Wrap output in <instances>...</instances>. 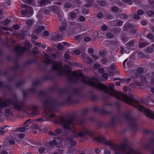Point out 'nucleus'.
Masks as SVG:
<instances>
[{"label": "nucleus", "instance_id": "obj_1", "mask_svg": "<svg viewBox=\"0 0 154 154\" xmlns=\"http://www.w3.org/2000/svg\"><path fill=\"white\" fill-rule=\"evenodd\" d=\"M72 79H74L73 80L76 82L81 80L84 83L103 91L110 95L114 96L117 99L131 105H132L133 103L135 102V100L132 97H129L125 94L115 90L113 89V84H110L108 86H107L102 83L94 82L89 77H85L82 72H72L69 76V79L73 80Z\"/></svg>", "mask_w": 154, "mask_h": 154}, {"label": "nucleus", "instance_id": "obj_2", "mask_svg": "<svg viewBox=\"0 0 154 154\" xmlns=\"http://www.w3.org/2000/svg\"><path fill=\"white\" fill-rule=\"evenodd\" d=\"M12 106L15 109L21 110L26 112L31 109L29 106H26L23 104L20 105L17 101L16 99H8L6 101H2L0 98V116H2L4 113L2 111L3 108Z\"/></svg>", "mask_w": 154, "mask_h": 154}, {"label": "nucleus", "instance_id": "obj_3", "mask_svg": "<svg viewBox=\"0 0 154 154\" xmlns=\"http://www.w3.org/2000/svg\"><path fill=\"white\" fill-rule=\"evenodd\" d=\"M72 135L74 137H81L86 138L87 136L93 138L94 135L92 133L86 128H84L82 132L78 133L77 131L74 129L72 133Z\"/></svg>", "mask_w": 154, "mask_h": 154}, {"label": "nucleus", "instance_id": "obj_4", "mask_svg": "<svg viewBox=\"0 0 154 154\" xmlns=\"http://www.w3.org/2000/svg\"><path fill=\"white\" fill-rule=\"evenodd\" d=\"M60 123L61 124L63 128L65 129H70L71 126L72 124V121L70 119H66L64 117L60 118L59 121Z\"/></svg>", "mask_w": 154, "mask_h": 154}, {"label": "nucleus", "instance_id": "obj_5", "mask_svg": "<svg viewBox=\"0 0 154 154\" xmlns=\"http://www.w3.org/2000/svg\"><path fill=\"white\" fill-rule=\"evenodd\" d=\"M53 69L56 70L59 72L60 75H62L64 72V68L62 67L60 62L56 63L52 67Z\"/></svg>", "mask_w": 154, "mask_h": 154}, {"label": "nucleus", "instance_id": "obj_6", "mask_svg": "<svg viewBox=\"0 0 154 154\" xmlns=\"http://www.w3.org/2000/svg\"><path fill=\"white\" fill-rule=\"evenodd\" d=\"M30 119H28L26 121L24 124L23 127L19 128H17L16 130V131L17 132H24L26 129V127H28L29 124L30 123Z\"/></svg>", "mask_w": 154, "mask_h": 154}, {"label": "nucleus", "instance_id": "obj_7", "mask_svg": "<svg viewBox=\"0 0 154 154\" xmlns=\"http://www.w3.org/2000/svg\"><path fill=\"white\" fill-rule=\"evenodd\" d=\"M125 117L128 120L130 125L133 127H134L135 125V123L134 119L131 118L130 114L129 112L125 113Z\"/></svg>", "mask_w": 154, "mask_h": 154}, {"label": "nucleus", "instance_id": "obj_8", "mask_svg": "<svg viewBox=\"0 0 154 154\" xmlns=\"http://www.w3.org/2000/svg\"><path fill=\"white\" fill-rule=\"evenodd\" d=\"M15 50L17 54L20 55L25 51V48L23 46L18 45L15 47Z\"/></svg>", "mask_w": 154, "mask_h": 154}, {"label": "nucleus", "instance_id": "obj_9", "mask_svg": "<svg viewBox=\"0 0 154 154\" xmlns=\"http://www.w3.org/2000/svg\"><path fill=\"white\" fill-rule=\"evenodd\" d=\"M81 57L86 63H90L92 62L91 59L85 54H82Z\"/></svg>", "mask_w": 154, "mask_h": 154}, {"label": "nucleus", "instance_id": "obj_10", "mask_svg": "<svg viewBox=\"0 0 154 154\" xmlns=\"http://www.w3.org/2000/svg\"><path fill=\"white\" fill-rule=\"evenodd\" d=\"M49 56L48 54H45L44 55L43 57L44 62L47 64L52 63H53V61L50 60L49 59Z\"/></svg>", "mask_w": 154, "mask_h": 154}, {"label": "nucleus", "instance_id": "obj_11", "mask_svg": "<svg viewBox=\"0 0 154 154\" xmlns=\"http://www.w3.org/2000/svg\"><path fill=\"white\" fill-rule=\"evenodd\" d=\"M50 9L51 11L56 13L60 10V7L59 6H58L56 5H54L50 7Z\"/></svg>", "mask_w": 154, "mask_h": 154}, {"label": "nucleus", "instance_id": "obj_12", "mask_svg": "<svg viewBox=\"0 0 154 154\" xmlns=\"http://www.w3.org/2000/svg\"><path fill=\"white\" fill-rule=\"evenodd\" d=\"M50 0H41L39 2V4L41 6H45L51 3Z\"/></svg>", "mask_w": 154, "mask_h": 154}, {"label": "nucleus", "instance_id": "obj_13", "mask_svg": "<svg viewBox=\"0 0 154 154\" xmlns=\"http://www.w3.org/2000/svg\"><path fill=\"white\" fill-rule=\"evenodd\" d=\"M111 10L113 12H118V13H120L122 12V11L120 9H119L117 7L114 6L111 8Z\"/></svg>", "mask_w": 154, "mask_h": 154}, {"label": "nucleus", "instance_id": "obj_14", "mask_svg": "<svg viewBox=\"0 0 154 154\" xmlns=\"http://www.w3.org/2000/svg\"><path fill=\"white\" fill-rule=\"evenodd\" d=\"M12 112L10 111L9 109H7L5 110V116L8 118L12 116Z\"/></svg>", "mask_w": 154, "mask_h": 154}, {"label": "nucleus", "instance_id": "obj_15", "mask_svg": "<svg viewBox=\"0 0 154 154\" xmlns=\"http://www.w3.org/2000/svg\"><path fill=\"white\" fill-rule=\"evenodd\" d=\"M45 29V27L44 26H40L35 30V32L36 33L39 34L41 32L42 30H44Z\"/></svg>", "mask_w": 154, "mask_h": 154}, {"label": "nucleus", "instance_id": "obj_16", "mask_svg": "<svg viewBox=\"0 0 154 154\" xmlns=\"http://www.w3.org/2000/svg\"><path fill=\"white\" fill-rule=\"evenodd\" d=\"M26 23L27 24V26L28 27V29H29L30 27V26L32 25L33 23V21L31 19H29L26 20Z\"/></svg>", "mask_w": 154, "mask_h": 154}, {"label": "nucleus", "instance_id": "obj_17", "mask_svg": "<svg viewBox=\"0 0 154 154\" xmlns=\"http://www.w3.org/2000/svg\"><path fill=\"white\" fill-rule=\"evenodd\" d=\"M130 85H131L132 86L134 87L137 86H140L141 85L140 82L137 81H134L132 83H131Z\"/></svg>", "mask_w": 154, "mask_h": 154}, {"label": "nucleus", "instance_id": "obj_18", "mask_svg": "<svg viewBox=\"0 0 154 154\" xmlns=\"http://www.w3.org/2000/svg\"><path fill=\"white\" fill-rule=\"evenodd\" d=\"M136 41L135 40H132L127 43L128 45L130 47H132L134 45Z\"/></svg>", "mask_w": 154, "mask_h": 154}, {"label": "nucleus", "instance_id": "obj_19", "mask_svg": "<svg viewBox=\"0 0 154 154\" xmlns=\"http://www.w3.org/2000/svg\"><path fill=\"white\" fill-rule=\"evenodd\" d=\"M133 27V26L131 24H126L125 26H124V29L125 30L127 28H131Z\"/></svg>", "mask_w": 154, "mask_h": 154}, {"label": "nucleus", "instance_id": "obj_20", "mask_svg": "<svg viewBox=\"0 0 154 154\" xmlns=\"http://www.w3.org/2000/svg\"><path fill=\"white\" fill-rule=\"evenodd\" d=\"M24 3L27 4H35L34 0H23Z\"/></svg>", "mask_w": 154, "mask_h": 154}, {"label": "nucleus", "instance_id": "obj_21", "mask_svg": "<svg viewBox=\"0 0 154 154\" xmlns=\"http://www.w3.org/2000/svg\"><path fill=\"white\" fill-rule=\"evenodd\" d=\"M49 144L51 146H54L57 145V142H56L55 140H53L50 141L49 142Z\"/></svg>", "mask_w": 154, "mask_h": 154}, {"label": "nucleus", "instance_id": "obj_22", "mask_svg": "<svg viewBox=\"0 0 154 154\" xmlns=\"http://www.w3.org/2000/svg\"><path fill=\"white\" fill-rule=\"evenodd\" d=\"M45 116L47 118H52L55 116V115L54 114H49L48 113L45 114Z\"/></svg>", "mask_w": 154, "mask_h": 154}, {"label": "nucleus", "instance_id": "obj_23", "mask_svg": "<svg viewBox=\"0 0 154 154\" xmlns=\"http://www.w3.org/2000/svg\"><path fill=\"white\" fill-rule=\"evenodd\" d=\"M120 17L122 19H127L128 18V16L126 14H123L120 15Z\"/></svg>", "mask_w": 154, "mask_h": 154}, {"label": "nucleus", "instance_id": "obj_24", "mask_svg": "<svg viewBox=\"0 0 154 154\" xmlns=\"http://www.w3.org/2000/svg\"><path fill=\"white\" fill-rule=\"evenodd\" d=\"M24 45L26 48L31 47V43L28 41H26L24 44Z\"/></svg>", "mask_w": 154, "mask_h": 154}, {"label": "nucleus", "instance_id": "obj_25", "mask_svg": "<svg viewBox=\"0 0 154 154\" xmlns=\"http://www.w3.org/2000/svg\"><path fill=\"white\" fill-rule=\"evenodd\" d=\"M116 23L117 25L116 26H121L122 25L123 23V22L122 20H119L117 21Z\"/></svg>", "mask_w": 154, "mask_h": 154}, {"label": "nucleus", "instance_id": "obj_26", "mask_svg": "<svg viewBox=\"0 0 154 154\" xmlns=\"http://www.w3.org/2000/svg\"><path fill=\"white\" fill-rule=\"evenodd\" d=\"M51 102V100L50 99H48L46 100L45 103V105L46 106L47 105H49L50 104Z\"/></svg>", "mask_w": 154, "mask_h": 154}, {"label": "nucleus", "instance_id": "obj_27", "mask_svg": "<svg viewBox=\"0 0 154 154\" xmlns=\"http://www.w3.org/2000/svg\"><path fill=\"white\" fill-rule=\"evenodd\" d=\"M7 126H4L0 128V135L3 134L5 132L4 130Z\"/></svg>", "mask_w": 154, "mask_h": 154}, {"label": "nucleus", "instance_id": "obj_28", "mask_svg": "<svg viewBox=\"0 0 154 154\" xmlns=\"http://www.w3.org/2000/svg\"><path fill=\"white\" fill-rule=\"evenodd\" d=\"M98 4L101 6H105L106 5V2L105 1H100L98 2Z\"/></svg>", "mask_w": 154, "mask_h": 154}, {"label": "nucleus", "instance_id": "obj_29", "mask_svg": "<svg viewBox=\"0 0 154 154\" xmlns=\"http://www.w3.org/2000/svg\"><path fill=\"white\" fill-rule=\"evenodd\" d=\"M106 36L107 38H111L113 37V35L110 33H108L106 35Z\"/></svg>", "mask_w": 154, "mask_h": 154}, {"label": "nucleus", "instance_id": "obj_30", "mask_svg": "<svg viewBox=\"0 0 154 154\" xmlns=\"http://www.w3.org/2000/svg\"><path fill=\"white\" fill-rule=\"evenodd\" d=\"M21 7L22 8H26L29 9L30 10H32V8L31 7H30L28 6L27 5H25V4L22 5L21 6Z\"/></svg>", "mask_w": 154, "mask_h": 154}, {"label": "nucleus", "instance_id": "obj_31", "mask_svg": "<svg viewBox=\"0 0 154 154\" xmlns=\"http://www.w3.org/2000/svg\"><path fill=\"white\" fill-rule=\"evenodd\" d=\"M123 1L126 2L129 5H131L132 4V2L131 0H122Z\"/></svg>", "mask_w": 154, "mask_h": 154}, {"label": "nucleus", "instance_id": "obj_32", "mask_svg": "<svg viewBox=\"0 0 154 154\" xmlns=\"http://www.w3.org/2000/svg\"><path fill=\"white\" fill-rule=\"evenodd\" d=\"M128 38L127 37H126V36H124L122 37V40L123 42H127L128 40Z\"/></svg>", "mask_w": 154, "mask_h": 154}, {"label": "nucleus", "instance_id": "obj_33", "mask_svg": "<svg viewBox=\"0 0 154 154\" xmlns=\"http://www.w3.org/2000/svg\"><path fill=\"white\" fill-rule=\"evenodd\" d=\"M147 14L148 15L151 16L154 14V13L153 11L149 10L147 12Z\"/></svg>", "mask_w": 154, "mask_h": 154}, {"label": "nucleus", "instance_id": "obj_34", "mask_svg": "<svg viewBox=\"0 0 154 154\" xmlns=\"http://www.w3.org/2000/svg\"><path fill=\"white\" fill-rule=\"evenodd\" d=\"M70 15L72 18H74L76 17L77 14L75 13L72 12L71 13Z\"/></svg>", "mask_w": 154, "mask_h": 154}, {"label": "nucleus", "instance_id": "obj_35", "mask_svg": "<svg viewBox=\"0 0 154 154\" xmlns=\"http://www.w3.org/2000/svg\"><path fill=\"white\" fill-rule=\"evenodd\" d=\"M147 38L151 40H152L153 38V35L151 33H149L147 35Z\"/></svg>", "mask_w": 154, "mask_h": 154}, {"label": "nucleus", "instance_id": "obj_36", "mask_svg": "<svg viewBox=\"0 0 154 154\" xmlns=\"http://www.w3.org/2000/svg\"><path fill=\"white\" fill-rule=\"evenodd\" d=\"M10 21L9 19H7L4 22H2V23L5 26H8L9 23H10Z\"/></svg>", "mask_w": 154, "mask_h": 154}, {"label": "nucleus", "instance_id": "obj_37", "mask_svg": "<svg viewBox=\"0 0 154 154\" xmlns=\"http://www.w3.org/2000/svg\"><path fill=\"white\" fill-rule=\"evenodd\" d=\"M116 68V66L115 64H112L109 67V69L112 70L115 69Z\"/></svg>", "mask_w": 154, "mask_h": 154}, {"label": "nucleus", "instance_id": "obj_38", "mask_svg": "<svg viewBox=\"0 0 154 154\" xmlns=\"http://www.w3.org/2000/svg\"><path fill=\"white\" fill-rule=\"evenodd\" d=\"M45 150V149L44 147H40L38 149L39 152L41 153H43Z\"/></svg>", "mask_w": 154, "mask_h": 154}, {"label": "nucleus", "instance_id": "obj_39", "mask_svg": "<svg viewBox=\"0 0 154 154\" xmlns=\"http://www.w3.org/2000/svg\"><path fill=\"white\" fill-rule=\"evenodd\" d=\"M137 72L139 73H141L143 72V69L141 67L138 68L137 69Z\"/></svg>", "mask_w": 154, "mask_h": 154}, {"label": "nucleus", "instance_id": "obj_40", "mask_svg": "<svg viewBox=\"0 0 154 154\" xmlns=\"http://www.w3.org/2000/svg\"><path fill=\"white\" fill-rule=\"evenodd\" d=\"M64 57L65 59L67 61V60H69L71 56L68 54H66L64 55Z\"/></svg>", "mask_w": 154, "mask_h": 154}, {"label": "nucleus", "instance_id": "obj_41", "mask_svg": "<svg viewBox=\"0 0 154 154\" xmlns=\"http://www.w3.org/2000/svg\"><path fill=\"white\" fill-rule=\"evenodd\" d=\"M79 19L80 21L83 22L85 21V18L83 16H81L79 17Z\"/></svg>", "mask_w": 154, "mask_h": 154}, {"label": "nucleus", "instance_id": "obj_42", "mask_svg": "<svg viewBox=\"0 0 154 154\" xmlns=\"http://www.w3.org/2000/svg\"><path fill=\"white\" fill-rule=\"evenodd\" d=\"M153 49L152 48L150 47H148L146 50V51L148 53H151L152 52Z\"/></svg>", "mask_w": 154, "mask_h": 154}, {"label": "nucleus", "instance_id": "obj_43", "mask_svg": "<svg viewBox=\"0 0 154 154\" xmlns=\"http://www.w3.org/2000/svg\"><path fill=\"white\" fill-rule=\"evenodd\" d=\"M32 42L34 43V44L37 46H40V43L39 42H35V41L34 40H32Z\"/></svg>", "mask_w": 154, "mask_h": 154}, {"label": "nucleus", "instance_id": "obj_44", "mask_svg": "<svg viewBox=\"0 0 154 154\" xmlns=\"http://www.w3.org/2000/svg\"><path fill=\"white\" fill-rule=\"evenodd\" d=\"M72 6V5L69 3H67L64 5V7L66 8H70Z\"/></svg>", "mask_w": 154, "mask_h": 154}, {"label": "nucleus", "instance_id": "obj_45", "mask_svg": "<svg viewBox=\"0 0 154 154\" xmlns=\"http://www.w3.org/2000/svg\"><path fill=\"white\" fill-rule=\"evenodd\" d=\"M55 132L56 133L55 134H56L57 135V134H60L61 133V131L60 129H57L55 130Z\"/></svg>", "mask_w": 154, "mask_h": 154}, {"label": "nucleus", "instance_id": "obj_46", "mask_svg": "<svg viewBox=\"0 0 154 154\" xmlns=\"http://www.w3.org/2000/svg\"><path fill=\"white\" fill-rule=\"evenodd\" d=\"M137 14L139 15H142L143 14V11L142 10H139L137 11Z\"/></svg>", "mask_w": 154, "mask_h": 154}, {"label": "nucleus", "instance_id": "obj_47", "mask_svg": "<svg viewBox=\"0 0 154 154\" xmlns=\"http://www.w3.org/2000/svg\"><path fill=\"white\" fill-rule=\"evenodd\" d=\"M97 17L100 19H102L103 17V15L102 13H99L97 15Z\"/></svg>", "mask_w": 154, "mask_h": 154}, {"label": "nucleus", "instance_id": "obj_48", "mask_svg": "<svg viewBox=\"0 0 154 154\" xmlns=\"http://www.w3.org/2000/svg\"><path fill=\"white\" fill-rule=\"evenodd\" d=\"M101 62L103 63V64H106L107 63V59L105 58H103L101 60Z\"/></svg>", "mask_w": 154, "mask_h": 154}, {"label": "nucleus", "instance_id": "obj_49", "mask_svg": "<svg viewBox=\"0 0 154 154\" xmlns=\"http://www.w3.org/2000/svg\"><path fill=\"white\" fill-rule=\"evenodd\" d=\"M102 76L104 78L107 79L108 77V75L107 73H103L102 75Z\"/></svg>", "mask_w": 154, "mask_h": 154}, {"label": "nucleus", "instance_id": "obj_50", "mask_svg": "<svg viewBox=\"0 0 154 154\" xmlns=\"http://www.w3.org/2000/svg\"><path fill=\"white\" fill-rule=\"evenodd\" d=\"M138 56L139 58H141L144 57V54L142 52H140L138 54Z\"/></svg>", "mask_w": 154, "mask_h": 154}, {"label": "nucleus", "instance_id": "obj_51", "mask_svg": "<svg viewBox=\"0 0 154 154\" xmlns=\"http://www.w3.org/2000/svg\"><path fill=\"white\" fill-rule=\"evenodd\" d=\"M146 44L144 42H141L139 44V46L140 48H143L146 45Z\"/></svg>", "mask_w": 154, "mask_h": 154}, {"label": "nucleus", "instance_id": "obj_52", "mask_svg": "<svg viewBox=\"0 0 154 154\" xmlns=\"http://www.w3.org/2000/svg\"><path fill=\"white\" fill-rule=\"evenodd\" d=\"M57 48L60 50L62 49L63 48V45L61 44L58 45L57 46Z\"/></svg>", "mask_w": 154, "mask_h": 154}, {"label": "nucleus", "instance_id": "obj_53", "mask_svg": "<svg viewBox=\"0 0 154 154\" xmlns=\"http://www.w3.org/2000/svg\"><path fill=\"white\" fill-rule=\"evenodd\" d=\"M13 27L14 29L17 30L19 29V26L17 24L14 25Z\"/></svg>", "mask_w": 154, "mask_h": 154}, {"label": "nucleus", "instance_id": "obj_54", "mask_svg": "<svg viewBox=\"0 0 154 154\" xmlns=\"http://www.w3.org/2000/svg\"><path fill=\"white\" fill-rule=\"evenodd\" d=\"M141 23L143 26H145L147 24V22L146 20H142L141 21Z\"/></svg>", "mask_w": 154, "mask_h": 154}, {"label": "nucleus", "instance_id": "obj_55", "mask_svg": "<svg viewBox=\"0 0 154 154\" xmlns=\"http://www.w3.org/2000/svg\"><path fill=\"white\" fill-rule=\"evenodd\" d=\"M107 26L104 25L102 26L101 27V29L103 30H105L107 29Z\"/></svg>", "mask_w": 154, "mask_h": 154}, {"label": "nucleus", "instance_id": "obj_56", "mask_svg": "<svg viewBox=\"0 0 154 154\" xmlns=\"http://www.w3.org/2000/svg\"><path fill=\"white\" fill-rule=\"evenodd\" d=\"M94 151L97 154H99L101 152V151L97 148H95Z\"/></svg>", "mask_w": 154, "mask_h": 154}, {"label": "nucleus", "instance_id": "obj_57", "mask_svg": "<svg viewBox=\"0 0 154 154\" xmlns=\"http://www.w3.org/2000/svg\"><path fill=\"white\" fill-rule=\"evenodd\" d=\"M49 35V33L48 31H45L43 33V35L45 36H48Z\"/></svg>", "mask_w": 154, "mask_h": 154}, {"label": "nucleus", "instance_id": "obj_58", "mask_svg": "<svg viewBox=\"0 0 154 154\" xmlns=\"http://www.w3.org/2000/svg\"><path fill=\"white\" fill-rule=\"evenodd\" d=\"M22 33L23 35H28L30 34L29 32L27 31L23 32Z\"/></svg>", "mask_w": 154, "mask_h": 154}, {"label": "nucleus", "instance_id": "obj_59", "mask_svg": "<svg viewBox=\"0 0 154 154\" xmlns=\"http://www.w3.org/2000/svg\"><path fill=\"white\" fill-rule=\"evenodd\" d=\"M66 27L65 26H62L59 27V29L61 31L65 30L66 29Z\"/></svg>", "mask_w": 154, "mask_h": 154}, {"label": "nucleus", "instance_id": "obj_60", "mask_svg": "<svg viewBox=\"0 0 154 154\" xmlns=\"http://www.w3.org/2000/svg\"><path fill=\"white\" fill-rule=\"evenodd\" d=\"M91 40V38L89 37H85L84 39V41L86 42L89 41H90Z\"/></svg>", "mask_w": 154, "mask_h": 154}, {"label": "nucleus", "instance_id": "obj_61", "mask_svg": "<svg viewBox=\"0 0 154 154\" xmlns=\"http://www.w3.org/2000/svg\"><path fill=\"white\" fill-rule=\"evenodd\" d=\"M136 31L135 29H132L131 30L130 32L131 34H135L136 33Z\"/></svg>", "mask_w": 154, "mask_h": 154}, {"label": "nucleus", "instance_id": "obj_62", "mask_svg": "<svg viewBox=\"0 0 154 154\" xmlns=\"http://www.w3.org/2000/svg\"><path fill=\"white\" fill-rule=\"evenodd\" d=\"M100 54L101 55V56H104L106 54V52L104 51H103L102 52H100Z\"/></svg>", "mask_w": 154, "mask_h": 154}, {"label": "nucleus", "instance_id": "obj_63", "mask_svg": "<svg viewBox=\"0 0 154 154\" xmlns=\"http://www.w3.org/2000/svg\"><path fill=\"white\" fill-rule=\"evenodd\" d=\"M9 143L11 145H13L15 143V141L14 140H10L9 141Z\"/></svg>", "mask_w": 154, "mask_h": 154}, {"label": "nucleus", "instance_id": "obj_64", "mask_svg": "<svg viewBox=\"0 0 154 154\" xmlns=\"http://www.w3.org/2000/svg\"><path fill=\"white\" fill-rule=\"evenodd\" d=\"M111 151L110 150H106L104 152V154H110Z\"/></svg>", "mask_w": 154, "mask_h": 154}]
</instances>
